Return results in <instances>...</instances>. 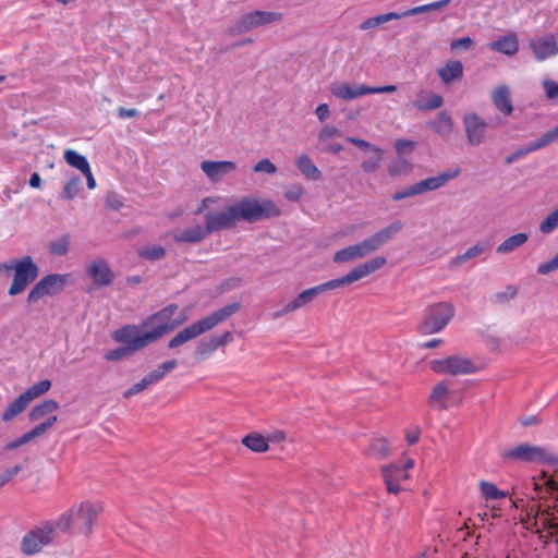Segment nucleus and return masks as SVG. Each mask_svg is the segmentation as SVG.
I'll return each mask as SVG.
<instances>
[{
	"label": "nucleus",
	"mask_w": 558,
	"mask_h": 558,
	"mask_svg": "<svg viewBox=\"0 0 558 558\" xmlns=\"http://www.w3.org/2000/svg\"><path fill=\"white\" fill-rule=\"evenodd\" d=\"M279 207L271 199L259 201L245 196L227 206L225 210L205 215V227L208 233L233 228L238 221L255 222L266 218L278 217Z\"/></svg>",
	"instance_id": "nucleus-1"
},
{
	"label": "nucleus",
	"mask_w": 558,
	"mask_h": 558,
	"mask_svg": "<svg viewBox=\"0 0 558 558\" xmlns=\"http://www.w3.org/2000/svg\"><path fill=\"white\" fill-rule=\"evenodd\" d=\"M386 263L387 260L384 256H376L352 268L345 276L341 278L332 279L324 283L317 284L315 287L305 289L301 291L292 300L287 302L282 308L274 312L272 318L277 319L288 314H291L300 308H303L307 304L313 302V300L318 294L361 280L384 267Z\"/></svg>",
	"instance_id": "nucleus-2"
},
{
	"label": "nucleus",
	"mask_w": 558,
	"mask_h": 558,
	"mask_svg": "<svg viewBox=\"0 0 558 558\" xmlns=\"http://www.w3.org/2000/svg\"><path fill=\"white\" fill-rule=\"evenodd\" d=\"M104 511L101 501L85 500L62 512L53 519L61 533L75 531L77 534L88 536L93 532L97 517Z\"/></svg>",
	"instance_id": "nucleus-3"
},
{
	"label": "nucleus",
	"mask_w": 558,
	"mask_h": 558,
	"mask_svg": "<svg viewBox=\"0 0 558 558\" xmlns=\"http://www.w3.org/2000/svg\"><path fill=\"white\" fill-rule=\"evenodd\" d=\"M402 228L403 223L401 221H393L363 241L337 251L333 254L332 260L337 264H342L364 258L381 247L400 232Z\"/></svg>",
	"instance_id": "nucleus-4"
},
{
	"label": "nucleus",
	"mask_w": 558,
	"mask_h": 558,
	"mask_svg": "<svg viewBox=\"0 0 558 558\" xmlns=\"http://www.w3.org/2000/svg\"><path fill=\"white\" fill-rule=\"evenodd\" d=\"M240 308V304L234 302L228 304L211 314L190 324L180 330L168 343L170 349L178 348L185 342L197 338L198 336L214 329L216 326L228 319Z\"/></svg>",
	"instance_id": "nucleus-5"
},
{
	"label": "nucleus",
	"mask_w": 558,
	"mask_h": 558,
	"mask_svg": "<svg viewBox=\"0 0 558 558\" xmlns=\"http://www.w3.org/2000/svg\"><path fill=\"white\" fill-rule=\"evenodd\" d=\"M60 533L53 519L44 520L25 532L20 541V551L25 557L38 556L54 543Z\"/></svg>",
	"instance_id": "nucleus-6"
},
{
	"label": "nucleus",
	"mask_w": 558,
	"mask_h": 558,
	"mask_svg": "<svg viewBox=\"0 0 558 558\" xmlns=\"http://www.w3.org/2000/svg\"><path fill=\"white\" fill-rule=\"evenodd\" d=\"M450 0H439L432 3L418 5L402 12H388L384 14H379L376 16H372L363 21L359 25V29L362 32H379L384 31V25L388 22L400 20L402 17L417 15L422 13H429L434 11H438L446 5H448Z\"/></svg>",
	"instance_id": "nucleus-7"
},
{
	"label": "nucleus",
	"mask_w": 558,
	"mask_h": 558,
	"mask_svg": "<svg viewBox=\"0 0 558 558\" xmlns=\"http://www.w3.org/2000/svg\"><path fill=\"white\" fill-rule=\"evenodd\" d=\"M454 306L449 302H438L428 305L423 313L418 324V331L422 335L440 332L454 316Z\"/></svg>",
	"instance_id": "nucleus-8"
},
{
	"label": "nucleus",
	"mask_w": 558,
	"mask_h": 558,
	"mask_svg": "<svg viewBox=\"0 0 558 558\" xmlns=\"http://www.w3.org/2000/svg\"><path fill=\"white\" fill-rule=\"evenodd\" d=\"M9 272L13 271V282L9 295H17L28 287L39 275V268L31 256L8 260Z\"/></svg>",
	"instance_id": "nucleus-9"
},
{
	"label": "nucleus",
	"mask_w": 558,
	"mask_h": 558,
	"mask_svg": "<svg viewBox=\"0 0 558 558\" xmlns=\"http://www.w3.org/2000/svg\"><path fill=\"white\" fill-rule=\"evenodd\" d=\"M507 462L524 463H550L554 464L557 458L545 447L534 446L527 442L519 444L501 453Z\"/></svg>",
	"instance_id": "nucleus-10"
},
{
	"label": "nucleus",
	"mask_w": 558,
	"mask_h": 558,
	"mask_svg": "<svg viewBox=\"0 0 558 558\" xmlns=\"http://www.w3.org/2000/svg\"><path fill=\"white\" fill-rule=\"evenodd\" d=\"M163 331L165 329L159 328L142 332L140 326L128 325L114 330L112 338L117 342L126 343L135 352L160 339Z\"/></svg>",
	"instance_id": "nucleus-11"
},
{
	"label": "nucleus",
	"mask_w": 558,
	"mask_h": 558,
	"mask_svg": "<svg viewBox=\"0 0 558 558\" xmlns=\"http://www.w3.org/2000/svg\"><path fill=\"white\" fill-rule=\"evenodd\" d=\"M430 368L437 374H449L452 376L472 374L477 369L472 360L462 355H450L433 360Z\"/></svg>",
	"instance_id": "nucleus-12"
},
{
	"label": "nucleus",
	"mask_w": 558,
	"mask_h": 558,
	"mask_svg": "<svg viewBox=\"0 0 558 558\" xmlns=\"http://www.w3.org/2000/svg\"><path fill=\"white\" fill-rule=\"evenodd\" d=\"M282 14L274 11H251L242 14L234 24V31L238 33H248L257 29L259 26L281 21Z\"/></svg>",
	"instance_id": "nucleus-13"
},
{
	"label": "nucleus",
	"mask_w": 558,
	"mask_h": 558,
	"mask_svg": "<svg viewBox=\"0 0 558 558\" xmlns=\"http://www.w3.org/2000/svg\"><path fill=\"white\" fill-rule=\"evenodd\" d=\"M178 310V305L170 304L159 312L153 314L149 316L142 325L143 328H150V329H165L162 332V336L167 332L173 330L178 326L182 325L189 319V315L182 314L179 318L172 319V316Z\"/></svg>",
	"instance_id": "nucleus-14"
},
{
	"label": "nucleus",
	"mask_w": 558,
	"mask_h": 558,
	"mask_svg": "<svg viewBox=\"0 0 558 558\" xmlns=\"http://www.w3.org/2000/svg\"><path fill=\"white\" fill-rule=\"evenodd\" d=\"M68 275L51 274L43 277L29 291L27 295L28 303H36L45 295H54L60 293L66 282Z\"/></svg>",
	"instance_id": "nucleus-15"
},
{
	"label": "nucleus",
	"mask_w": 558,
	"mask_h": 558,
	"mask_svg": "<svg viewBox=\"0 0 558 558\" xmlns=\"http://www.w3.org/2000/svg\"><path fill=\"white\" fill-rule=\"evenodd\" d=\"M463 128L469 145L478 146L486 141L487 123L477 113L465 114L463 117Z\"/></svg>",
	"instance_id": "nucleus-16"
},
{
	"label": "nucleus",
	"mask_w": 558,
	"mask_h": 558,
	"mask_svg": "<svg viewBox=\"0 0 558 558\" xmlns=\"http://www.w3.org/2000/svg\"><path fill=\"white\" fill-rule=\"evenodd\" d=\"M329 90L333 97L343 101H351L365 95H369V86L348 82L332 83Z\"/></svg>",
	"instance_id": "nucleus-17"
},
{
	"label": "nucleus",
	"mask_w": 558,
	"mask_h": 558,
	"mask_svg": "<svg viewBox=\"0 0 558 558\" xmlns=\"http://www.w3.org/2000/svg\"><path fill=\"white\" fill-rule=\"evenodd\" d=\"M86 274L97 287H107L112 283L114 275L104 258H97L86 266Z\"/></svg>",
	"instance_id": "nucleus-18"
},
{
	"label": "nucleus",
	"mask_w": 558,
	"mask_h": 558,
	"mask_svg": "<svg viewBox=\"0 0 558 558\" xmlns=\"http://www.w3.org/2000/svg\"><path fill=\"white\" fill-rule=\"evenodd\" d=\"M59 410V403L56 400L47 399L36 404L28 413L29 422H38L39 424H46L52 420L49 429H51L58 421L56 412Z\"/></svg>",
	"instance_id": "nucleus-19"
},
{
	"label": "nucleus",
	"mask_w": 558,
	"mask_h": 558,
	"mask_svg": "<svg viewBox=\"0 0 558 558\" xmlns=\"http://www.w3.org/2000/svg\"><path fill=\"white\" fill-rule=\"evenodd\" d=\"M383 478L390 494H398L403 488L401 482L409 478L408 473L398 464H389L381 469Z\"/></svg>",
	"instance_id": "nucleus-20"
},
{
	"label": "nucleus",
	"mask_w": 558,
	"mask_h": 558,
	"mask_svg": "<svg viewBox=\"0 0 558 558\" xmlns=\"http://www.w3.org/2000/svg\"><path fill=\"white\" fill-rule=\"evenodd\" d=\"M201 169L211 182L220 181L225 175L233 172L236 169V165L229 160H205L201 163Z\"/></svg>",
	"instance_id": "nucleus-21"
},
{
	"label": "nucleus",
	"mask_w": 558,
	"mask_h": 558,
	"mask_svg": "<svg viewBox=\"0 0 558 558\" xmlns=\"http://www.w3.org/2000/svg\"><path fill=\"white\" fill-rule=\"evenodd\" d=\"M460 174V169H450L442 173H439L435 177H429L427 179L415 182L418 195L436 191L442 186H445L450 180L457 178Z\"/></svg>",
	"instance_id": "nucleus-22"
},
{
	"label": "nucleus",
	"mask_w": 558,
	"mask_h": 558,
	"mask_svg": "<svg viewBox=\"0 0 558 558\" xmlns=\"http://www.w3.org/2000/svg\"><path fill=\"white\" fill-rule=\"evenodd\" d=\"M490 99L494 107L505 116H511L513 112V105L511 99V90L508 85L500 84L496 86L490 93Z\"/></svg>",
	"instance_id": "nucleus-23"
},
{
	"label": "nucleus",
	"mask_w": 558,
	"mask_h": 558,
	"mask_svg": "<svg viewBox=\"0 0 558 558\" xmlns=\"http://www.w3.org/2000/svg\"><path fill=\"white\" fill-rule=\"evenodd\" d=\"M530 46L535 58L539 61L553 57L558 52L556 37H534Z\"/></svg>",
	"instance_id": "nucleus-24"
},
{
	"label": "nucleus",
	"mask_w": 558,
	"mask_h": 558,
	"mask_svg": "<svg viewBox=\"0 0 558 558\" xmlns=\"http://www.w3.org/2000/svg\"><path fill=\"white\" fill-rule=\"evenodd\" d=\"M451 393L446 380L437 383L428 397V405L438 411H445L449 408Z\"/></svg>",
	"instance_id": "nucleus-25"
},
{
	"label": "nucleus",
	"mask_w": 558,
	"mask_h": 558,
	"mask_svg": "<svg viewBox=\"0 0 558 558\" xmlns=\"http://www.w3.org/2000/svg\"><path fill=\"white\" fill-rule=\"evenodd\" d=\"M209 235L205 226H194L184 230L173 232V240L177 243H199Z\"/></svg>",
	"instance_id": "nucleus-26"
},
{
	"label": "nucleus",
	"mask_w": 558,
	"mask_h": 558,
	"mask_svg": "<svg viewBox=\"0 0 558 558\" xmlns=\"http://www.w3.org/2000/svg\"><path fill=\"white\" fill-rule=\"evenodd\" d=\"M51 421L52 420H50L46 424L35 425L31 430L24 433L22 436L17 437L16 439L8 442L4 448L7 450H15L19 447L24 446V445L33 441L34 439L43 436L44 434H46L49 430V426L52 423Z\"/></svg>",
	"instance_id": "nucleus-27"
},
{
	"label": "nucleus",
	"mask_w": 558,
	"mask_h": 558,
	"mask_svg": "<svg viewBox=\"0 0 558 558\" xmlns=\"http://www.w3.org/2000/svg\"><path fill=\"white\" fill-rule=\"evenodd\" d=\"M437 74L445 85H450L462 77L463 65L458 60H449L444 66L437 69Z\"/></svg>",
	"instance_id": "nucleus-28"
},
{
	"label": "nucleus",
	"mask_w": 558,
	"mask_h": 558,
	"mask_svg": "<svg viewBox=\"0 0 558 558\" xmlns=\"http://www.w3.org/2000/svg\"><path fill=\"white\" fill-rule=\"evenodd\" d=\"M488 248V243L480 241L473 246L469 247L463 254L457 255L449 262L450 268H458L469 262L470 259L481 256Z\"/></svg>",
	"instance_id": "nucleus-29"
},
{
	"label": "nucleus",
	"mask_w": 558,
	"mask_h": 558,
	"mask_svg": "<svg viewBox=\"0 0 558 558\" xmlns=\"http://www.w3.org/2000/svg\"><path fill=\"white\" fill-rule=\"evenodd\" d=\"M428 125L435 133L442 137L449 136L454 126L452 118L446 111L440 112Z\"/></svg>",
	"instance_id": "nucleus-30"
},
{
	"label": "nucleus",
	"mask_w": 558,
	"mask_h": 558,
	"mask_svg": "<svg viewBox=\"0 0 558 558\" xmlns=\"http://www.w3.org/2000/svg\"><path fill=\"white\" fill-rule=\"evenodd\" d=\"M242 445L253 452L263 453L268 451V439L258 433H251L241 440Z\"/></svg>",
	"instance_id": "nucleus-31"
},
{
	"label": "nucleus",
	"mask_w": 558,
	"mask_h": 558,
	"mask_svg": "<svg viewBox=\"0 0 558 558\" xmlns=\"http://www.w3.org/2000/svg\"><path fill=\"white\" fill-rule=\"evenodd\" d=\"M28 404L29 402L27 401L26 397H24L23 393H21L5 408L1 416L2 421L5 423L11 422L21 413H23L28 407Z\"/></svg>",
	"instance_id": "nucleus-32"
},
{
	"label": "nucleus",
	"mask_w": 558,
	"mask_h": 558,
	"mask_svg": "<svg viewBox=\"0 0 558 558\" xmlns=\"http://www.w3.org/2000/svg\"><path fill=\"white\" fill-rule=\"evenodd\" d=\"M295 165L300 172L308 180H319L322 177L320 170L315 166L307 155H301Z\"/></svg>",
	"instance_id": "nucleus-33"
},
{
	"label": "nucleus",
	"mask_w": 558,
	"mask_h": 558,
	"mask_svg": "<svg viewBox=\"0 0 558 558\" xmlns=\"http://www.w3.org/2000/svg\"><path fill=\"white\" fill-rule=\"evenodd\" d=\"M534 485L539 497H543V494H548L550 497L558 500V482L551 476L543 474L539 480L534 482Z\"/></svg>",
	"instance_id": "nucleus-34"
},
{
	"label": "nucleus",
	"mask_w": 558,
	"mask_h": 558,
	"mask_svg": "<svg viewBox=\"0 0 558 558\" xmlns=\"http://www.w3.org/2000/svg\"><path fill=\"white\" fill-rule=\"evenodd\" d=\"M529 240V235L526 233H517V234H513L509 238H507L505 241H502L496 248L497 253L499 254H508V253H511L513 251H515L517 248H519L520 246H522L523 244H525Z\"/></svg>",
	"instance_id": "nucleus-35"
},
{
	"label": "nucleus",
	"mask_w": 558,
	"mask_h": 558,
	"mask_svg": "<svg viewBox=\"0 0 558 558\" xmlns=\"http://www.w3.org/2000/svg\"><path fill=\"white\" fill-rule=\"evenodd\" d=\"M490 48L507 56H511L518 51L519 44L517 37H500L498 40L490 44Z\"/></svg>",
	"instance_id": "nucleus-36"
},
{
	"label": "nucleus",
	"mask_w": 558,
	"mask_h": 558,
	"mask_svg": "<svg viewBox=\"0 0 558 558\" xmlns=\"http://www.w3.org/2000/svg\"><path fill=\"white\" fill-rule=\"evenodd\" d=\"M444 99L440 95L429 93L426 97L418 98L414 101V107L418 110H434L442 106Z\"/></svg>",
	"instance_id": "nucleus-37"
},
{
	"label": "nucleus",
	"mask_w": 558,
	"mask_h": 558,
	"mask_svg": "<svg viewBox=\"0 0 558 558\" xmlns=\"http://www.w3.org/2000/svg\"><path fill=\"white\" fill-rule=\"evenodd\" d=\"M64 159L68 165L80 170L82 173L90 168L86 157L73 149H68L64 151Z\"/></svg>",
	"instance_id": "nucleus-38"
},
{
	"label": "nucleus",
	"mask_w": 558,
	"mask_h": 558,
	"mask_svg": "<svg viewBox=\"0 0 558 558\" xmlns=\"http://www.w3.org/2000/svg\"><path fill=\"white\" fill-rule=\"evenodd\" d=\"M51 388V381L49 379H43L29 388H27L23 396L26 397L27 401L31 403L34 399L39 398L40 396L48 392Z\"/></svg>",
	"instance_id": "nucleus-39"
},
{
	"label": "nucleus",
	"mask_w": 558,
	"mask_h": 558,
	"mask_svg": "<svg viewBox=\"0 0 558 558\" xmlns=\"http://www.w3.org/2000/svg\"><path fill=\"white\" fill-rule=\"evenodd\" d=\"M412 168L413 166L408 159L399 157L390 162L388 173L391 177L407 175L411 172Z\"/></svg>",
	"instance_id": "nucleus-40"
},
{
	"label": "nucleus",
	"mask_w": 558,
	"mask_h": 558,
	"mask_svg": "<svg viewBox=\"0 0 558 558\" xmlns=\"http://www.w3.org/2000/svg\"><path fill=\"white\" fill-rule=\"evenodd\" d=\"M389 450L388 441L386 439L378 438L371 444L368 454L375 459L383 460L389 456Z\"/></svg>",
	"instance_id": "nucleus-41"
},
{
	"label": "nucleus",
	"mask_w": 558,
	"mask_h": 558,
	"mask_svg": "<svg viewBox=\"0 0 558 558\" xmlns=\"http://www.w3.org/2000/svg\"><path fill=\"white\" fill-rule=\"evenodd\" d=\"M141 258L147 260H160L166 256V250L160 245L144 246L137 251Z\"/></svg>",
	"instance_id": "nucleus-42"
},
{
	"label": "nucleus",
	"mask_w": 558,
	"mask_h": 558,
	"mask_svg": "<svg viewBox=\"0 0 558 558\" xmlns=\"http://www.w3.org/2000/svg\"><path fill=\"white\" fill-rule=\"evenodd\" d=\"M480 489L483 497L486 500H497L506 497V493L498 489L497 486L493 483L482 481L480 483Z\"/></svg>",
	"instance_id": "nucleus-43"
},
{
	"label": "nucleus",
	"mask_w": 558,
	"mask_h": 558,
	"mask_svg": "<svg viewBox=\"0 0 558 558\" xmlns=\"http://www.w3.org/2000/svg\"><path fill=\"white\" fill-rule=\"evenodd\" d=\"M81 179L78 177L71 178L64 185L60 196L62 199L70 201L77 196L81 190Z\"/></svg>",
	"instance_id": "nucleus-44"
},
{
	"label": "nucleus",
	"mask_w": 558,
	"mask_h": 558,
	"mask_svg": "<svg viewBox=\"0 0 558 558\" xmlns=\"http://www.w3.org/2000/svg\"><path fill=\"white\" fill-rule=\"evenodd\" d=\"M70 236L63 234L60 238L52 241L49 245V250L53 255L63 256L69 252Z\"/></svg>",
	"instance_id": "nucleus-45"
},
{
	"label": "nucleus",
	"mask_w": 558,
	"mask_h": 558,
	"mask_svg": "<svg viewBox=\"0 0 558 558\" xmlns=\"http://www.w3.org/2000/svg\"><path fill=\"white\" fill-rule=\"evenodd\" d=\"M558 227V207L553 210L541 223L539 231L544 234L551 233Z\"/></svg>",
	"instance_id": "nucleus-46"
},
{
	"label": "nucleus",
	"mask_w": 558,
	"mask_h": 558,
	"mask_svg": "<svg viewBox=\"0 0 558 558\" xmlns=\"http://www.w3.org/2000/svg\"><path fill=\"white\" fill-rule=\"evenodd\" d=\"M384 150L380 149V153H374L372 157L364 160L361 163V168L366 173H373L377 171V169L380 167L381 160H383Z\"/></svg>",
	"instance_id": "nucleus-47"
},
{
	"label": "nucleus",
	"mask_w": 558,
	"mask_h": 558,
	"mask_svg": "<svg viewBox=\"0 0 558 558\" xmlns=\"http://www.w3.org/2000/svg\"><path fill=\"white\" fill-rule=\"evenodd\" d=\"M340 135L341 131L337 126L332 124H325L318 132L317 137L319 142L327 144L329 140L338 137Z\"/></svg>",
	"instance_id": "nucleus-48"
},
{
	"label": "nucleus",
	"mask_w": 558,
	"mask_h": 558,
	"mask_svg": "<svg viewBox=\"0 0 558 558\" xmlns=\"http://www.w3.org/2000/svg\"><path fill=\"white\" fill-rule=\"evenodd\" d=\"M558 138V133L556 132L555 128L545 134H543L537 141L530 143L533 147L534 151L537 149H541L550 143L555 142Z\"/></svg>",
	"instance_id": "nucleus-49"
},
{
	"label": "nucleus",
	"mask_w": 558,
	"mask_h": 558,
	"mask_svg": "<svg viewBox=\"0 0 558 558\" xmlns=\"http://www.w3.org/2000/svg\"><path fill=\"white\" fill-rule=\"evenodd\" d=\"M217 349H218V347L216 345V342H215L214 338H210L207 341H202V342L198 343V345H197V354L202 359H205V357L209 356Z\"/></svg>",
	"instance_id": "nucleus-50"
},
{
	"label": "nucleus",
	"mask_w": 558,
	"mask_h": 558,
	"mask_svg": "<svg viewBox=\"0 0 558 558\" xmlns=\"http://www.w3.org/2000/svg\"><path fill=\"white\" fill-rule=\"evenodd\" d=\"M254 172L260 173H267V174H275L277 172L276 165L270 161L268 158H264L259 160L255 166L253 167Z\"/></svg>",
	"instance_id": "nucleus-51"
},
{
	"label": "nucleus",
	"mask_w": 558,
	"mask_h": 558,
	"mask_svg": "<svg viewBox=\"0 0 558 558\" xmlns=\"http://www.w3.org/2000/svg\"><path fill=\"white\" fill-rule=\"evenodd\" d=\"M416 195H418V192H417L416 185L414 183V184H411L409 186L403 187L402 190H399V191L395 192L392 194L391 198L395 202H398V201H401V199H404V198H408V197H413V196H416Z\"/></svg>",
	"instance_id": "nucleus-52"
},
{
	"label": "nucleus",
	"mask_w": 558,
	"mask_h": 558,
	"mask_svg": "<svg viewBox=\"0 0 558 558\" xmlns=\"http://www.w3.org/2000/svg\"><path fill=\"white\" fill-rule=\"evenodd\" d=\"M304 193V189L301 184H292L284 191V197L290 202H298Z\"/></svg>",
	"instance_id": "nucleus-53"
},
{
	"label": "nucleus",
	"mask_w": 558,
	"mask_h": 558,
	"mask_svg": "<svg viewBox=\"0 0 558 558\" xmlns=\"http://www.w3.org/2000/svg\"><path fill=\"white\" fill-rule=\"evenodd\" d=\"M150 385H151V383L149 381V379L145 375L138 383L134 384L130 389H128L123 393V396L125 398H130V397H132L134 395H137V393L142 392L144 389H146Z\"/></svg>",
	"instance_id": "nucleus-54"
},
{
	"label": "nucleus",
	"mask_w": 558,
	"mask_h": 558,
	"mask_svg": "<svg viewBox=\"0 0 558 558\" xmlns=\"http://www.w3.org/2000/svg\"><path fill=\"white\" fill-rule=\"evenodd\" d=\"M347 142L357 146L359 148L361 149H364V150H369L372 153H380V148L377 147V146H374L373 144H371L369 142L365 141V140H362V138H357V137H353V136H348L347 137Z\"/></svg>",
	"instance_id": "nucleus-55"
},
{
	"label": "nucleus",
	"mask_w": 558,
	"mask_h": 558,
	"mask_svg": "<svg viewBox=\"0 0 558 558\" xmlns=\"http://www.w3.org/2000/svg\"><path fill=\"white\" fill-rule=\"evenodd\" d=\"M134 351H132L128 347L118 348V349H114V350H111V351L107 352L105 357H106L107 361H120V360L126 357L129 354H131Z\"/></svg>",
	"instance_id": "nucleus-56"
},
{
	"label": "nucleus",
	"mask_w": 558,
	"mask_h": 558,
	"mask_svg": "<svg viewBox=\"0 0 558 558\" xmlns=\"http://www.w3.org/2000/svg\"><path fill=\"white\" fill-rule=\"evenodd\" d=\"M518 293V289L514 286H508L505 291L498 292L494 295V300L497 303H504L513 299Z\"/></svg>",
	"instance_id": "nucleus-57"
},
{
	"label": "nucleus",
	"mask_w": 558,
	"mask_h": 558,
	"mask_svg": "<svg viewBox=\"0 0 558 558\" xmlns=\"http://www.w3.org/2000/svg\"><path fill=\"white\" fill-rule=\"evenodd\" d=\"M533 151H534V149L531 146V144H527L526 146L521 147V148L517 149L514 153H512L509 156H507L506 157V163H508V165L513 163L518 159H520V158H522V157H524L527 154L533 153Z\"/></svg>",
	"instance_id": "nucleus-58"
},
{
	"label": "nucleus",
	"mask_w": 558,
	"mask_h": 558,
	"mask_svg": "<svg viewBox=\"0 0 558 558\" xmlns=\"http://www.w3.org/2000/svg\"><path fill=\"white\" fill-rule=\"evenodd\" d=\"M543 88L545 90L546 97L549 100H555L558 98V83L551 80H544Z\"/></svg>",
	"instance_id": "nucleus-59"
},
{
	"label": "nucleus",
	"mask_w": 558,
	"mask_h": 558,
	"mask_svg": "<svg viewBox=\"0 0 558 558\" xmlns=\"http://www.w3.org/2000/svg\"><path fill=\"white\" fill-rule=\"evenodd\" d=\"M21 470H22V468L20 465H16V466H14L12 469H8V470L3 471L0 474V488L5 483H8L12 477H14L17 473H20Z\"/></svg>",
	"instance_id": "nucleus-60"
},
{
	"label": "nucleus",
	"mask_w": 558,
	"mask_h": 558,
	"mask_svg": "<svg viewBox=\"0 0 558 558\" xmlns=\"http://www.w3.org/2000/svg\"><path fill=\"white\" fill-rule=\"evenodd\" d=\"M557 269H558V265H556V263L553 258L550 260L542 263L537 266V272L539 275H548Z\"/></svg>",
	"instance_id": "nucleus-61"
},
{
	"label": "nucleus",
	"mask_w": 558,
	"mask_h": 558,
	"mask_svg": "<svg viewBox=\"0 0 558 558\" xmlns=\"http://www.w3.org/2000/svg\"><path fill=\"white\" fill-rule=\"evenodd\" d=\"M413 147H414V142L409 141V140H398L395 143V148L398 154L411 151Z\"/></svg>",
	"instance_id": "nucleus-62"
},
{
	"label": "nucleus",
	"mask_w": 558,
	"mask_h": 558,
	"mask_svg": "<svg viewBox=\"0 0 558 558\" xmlns=\"http://www.w3.org/2000/svg\"><path fill=\"white\" fill-rule=\"evenodd\" d=\"M472 45L471 37H462L458 40H453L450 45V48L452 51L459 50V49H468Z\"/></svg>",
	"instance_id": "nucleus-63"
},
{
	"label": "nucleus",
	"mask_w": 558,
	"mask_h": 558,
	"mask_svg": "<svg viewBox=\"0 0 558 558\" xmlns=\"http://www.w3.org/2000/svg\"><path fill=\"white\" fill-rule=\"evenodd\" d=\"M122 205V201L116 194H109L106 197V206L110 209L119 210Z\"/></svg>",
	"instance_id": "nucleus-64"
}]
</instances>
